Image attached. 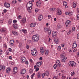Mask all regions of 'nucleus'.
<instances>
[{
	"mask_svg": "<svg viewBox=\"0 0 79 79\" xmlns=\"http://www.w3.org/2000/svg\"><path fill=\"white\" fill-rule=\"evenodd\" d=\"M40 51L42 55H44V54L46 56L48 55V53H49V51L48 50H45V48L43 47L40 48Z\"/></svg>",
	"mask_w": 79,
	"mask_h": 79,
	"instance_id": "1",
	"label": "nucleus"
},
{
	"mask_svg": "<svg viewBox=\"0 0 79 79\" xmlns=\"http://www.w3.org/2000/svg\"><path fill=\"white\" fill-rule=\"evenodd\" d=\"M39 39V35H34L32 37V39L34 42H38Z\"/></svg>",
	"mask_w": 79,
	"mask_h": 79,
	"instance_id": "2",
	"label": "nucleus"
},
{
	"mask_svg": "<svg viewBox=\"0 0 79 79\" xmlns=\"http://www.w3.org/2000/svg\"><path fill=\"white\" fill-rule=\"evenodd\" d=\"M32 4H30L29 3H27V10L29 12L31 13V10H32Z\"/></svg>",
	"mask_w": 79,
	"mask_h": 79,
	"instance_id": "3",
	"label": "nucleus"
},
{
	"mask_svg": "<svg viewBox=\"0 0 79 79\" xmlns=\"http://www.w3.org/2000/svg\"><path fill=\"white\" fill-rule=\"evenodd\" d=\"M69 65L70 66H72V67H73V66L76 67V64L74 61H70L69 63Z\"/></svg>",
	"mask_w": 79,
	"mask_h": 79,
	"instance_id": "4",
	"label": "nucleus"
},
{
	"mask_svg": "<svg viewBox=\"0 0 79 79\" xmlns=\"http://www.w3.org/2000/svg\"><path fill=\"white\" fill-rule=\"evenodd\" d=\"M0 32H3V33H6L7 32V29L6 28H1L0 30Z\"/></svg>",
	"mask_w": 79,
	"mask_h": 79,
	"instance_id": "5",
	"label": "nucleus"
},
{
	"mask_svg": "<svg viewBox=\"0 0 79 79\" xmlns=\"http://www.w3.org/2000/svg\"><path fill=\"white\" fill-rule=\"evenodd\" d=\"M37 49H34L33 50L31 51V53L32 55H35V54L37 53Z\"/></svg>",
	"mask_w": 79,
	"mask_h": 79,
	"instance_id": "6",
	"label": "nucleus"
},
{
	"mask_svg": "<svg viewBox=\"0 0 79 79\" xmlns=\"http://www.w3.org/2000/svg\"><path fill=\"white\" fill-rule=\"evenodd\" d=\"M71 24V22L70 20H67V22L65 23V24L66 26V27H68L69 26V25Z\"/></svg>",
	"mask_w": 79,
	"mask_h": 79,
	"instance_id": "7",
	"label": "nucleus"
},
{
	"mask_svg": "<svg viewBox=\"0 0 79 79\" xmlns=\"http://www.w3.org/2000/svg\"><path fill=\"white\" fill-rule=\"evenodd\" d=\"M56 14L57 15H61L62 14V12L60 9H57V10Z\"/></svg>",
	"mask_w": 79,
	"mask_h": 79,
	"instance_id": "8",
	"label": "nucleus"
},
{
	"mask_svg": "<svg viewBox=\"0 0 79 79\" xmlns=\"http://www.w3.org/2000/svg\"><path fill=\"white\" fill-rule=\"evenodd\" d=\"M56 64L57 65L58 68L61 67V63L59 60H57L56 61Z\"/></svg>",
	"mask_w": 79,
	"mask_h": 79,
	"instance_id": "9",
	"label": "nucleus"
},
{
	"mask_svg": "<svg viewBox=\"0 0 79 79\" xmlns=\"http://www.w3.org/2000/svg\"><path fill=\"white\" fill-rule=\"evenodd\" d=\"M42 62L41 61H39V62H38L36 63V66H37V67H40L41 65H42Z\"/></svg>",
	"mask_w": 79,
	"mask_h": 79,
	"instance_id": "10",
	"label": "nucleus"
},
{
	"mask_svg": "<svg viewBox=\"0 0 79 79\" xmlns=\"http://www.w3.org/2000/svg\"><path fill=\"white\" fill-rule=\"evenodd\" d=\"M52 35L53 37H55L57 35V33L55 31H53L52 32Z\"/></svg>",
	"mask_w": 79,
	"mask_h": 79,
	"instance_id": "11",
	"label": "nucleus"
},
{
	"mask_svg": "<svg viewBox=\"0 0 79 79\" xmlns=\"http://www.w3.org/2000/svg\"><path fill=\"white\" fill-rule=\"evenodd\" d=\"M36 5L37 7H40L41 5V2L40 0H38L36 2Z\"/></svg>",
	"mask_w": 79,
	"mask_h": 79,
	"instance_id": "12",
	"label": "nucleus"
},
{
	"mask_svg": "<svg viewBox=\"0 0 79 79\" xmlns=\"http://www.w3.org/2000/svg\"><path fill=\"white\" fill-rule=\"evenodd\" d=\"M26 69H22L20 72V74H24L25 73H26Z\"/></svg>",
	"mask_w": 79,
	"mask_h": 79,
	"instance_id": "13",
	"label": "nucleus"
},
{
	"mask_svg": "<svg viewBox=\"0 0 79 79\" xmlns=\"http://www.w3.org/2000/svg\"><path fill=\"white\" fill-rule=\"evenodd\" d=\"M13 27L15 29H17L18 28V25L17 24L14 23L13 25Z\"/></svg>",
	"mask_w": 79,
	"mask_h": 79,
	"instance_id": "14",
	"label": "nucleus"
},
{
	"mask_svg": "<svg viewBox=\"0 0 79 79\" xmlns=\"http://www.w3.org/2000/svg\"><path fill=\"white\" fill-rule=\"evenodd\" d=\"M66 15H68L69 16H71L73 15V13L72 12H67L65 13Z\"/></svg>",
	"mask_w": 79,
	"mask_h": 79,
	"instance_id": "15",
	"label": "nucleus"
},
{
	"mask_svg": "<svg viewBox=\"0 0 79 79\" xmlns=\"http://www.w3.org/2000/svg\"><path fill=\"white\" fill-rule=\"evenodd\" d=\"M4 5L6 8H9L10 7V4L7 3H5L4 4Z\"/></svg>",
	"mask_w": 79,
	"mask_h": 79,
	"instance_id": "16",
	"label": "nucleus"
},
{
	"mask_svg": "<svg viewBox=\"0 0 79 79\" xmlns=\"http://www.w3.org/2000/svg\"><path fill=\"white\" fill-rule=\"evenodd\" d=\"M31 27H35L36 26V24L35 23H32L30 25Z\"/></svg>",
	"mask_w": 79,
	"mask_h": 79,
	"instance_id": "17",
	"label": "nucleus"
},
{
	"mask_svg": "<svg viewBox=\"0 0 79 79\" xmlns=\"http://www.w3.org/2000/svg\"><path fill=\"white\" fill-rule=\"evenodd\" d=\"M21 60H22V61H21L22 63H24V62H25V61H26V58L24 57H22L21 58Z\"/></svg>",
	"mask_w": 79,
	"mask_h": 79,
	"instance_id": "18",
	"label": "nucleus"
},
{
	"mask_svg": "<svg viewBox=\"0 0 79 79\" xmlns=\"http://www.w3.org/2000/svg\"><path fill=\"white\" fill-rule=\"evenodd\" d=\"M76 47H77V44H76V42H74L73 44L72 48L74 49V48H76Z\"/></svg>",
	"mask_w": 79,
	"mask_h": 79,
	"instance_id": "19",
	"label": "nucleus"
},
{
	"mask_svg": "<svg viewBox=\"0 0 79 79\" xmlns=\"http://www.w3.org/2000/svg\"><path fill=\"white\" fill-rule=\"evenodd\" d=\"M13 72L15 73H16L18 72V68L17 67H14L13 68Z\"/></svg>",
	"mask_w": 79,
	"mask_h": 79,
	"instance_id": "20",
	"label": "nucleus"
},
{
	"mask_svg": "<svg viewBox=\"0 0 79 79\" xmlns=\"http://www.w3.org/2000/svg\"><path fill=\"white\" fill-rule=\"evenodd\" d=\"M37 77L38 78H41L42 77V74L40 72H38L37 74Z\"/></svg>",
	"mask_w": 79,
	"mask_h": 79,
	"instance_id": "21",
	"label": "nucleus"
},
{
	"mask_svg": "<svg viewBox=\"0 0 79 79\" xmlns=\"http://www.w3.org/2000/svg\"><path fill=\"white\" fill-rule=\"evenodd\" d=\"M43 17L42 15H40L38 17V20L39 21H41L42 19V18Z\"/></svg>",
	"mask_w": 79,
	"mask_h": 79,
	"instance_id": "22",
	"label": "nucleus"
},
{
	"mask_svg": "<svg viewBox=\"0 0 79 79\" xmlns=\"http://www.w3.org/2000/svg\"><path fill=\"white\" fill-rule=\"evenodd\" d=\"M54 41L56 44H58L59 43V39L58 38H55L54 39Z\"/></svg>",
	"mask_w": 79,
	"mask_h": 79,
	"instance_id": "23",
	"label": "nucleus"
},
{
	"mask_svg": "<svg viewBox=\"0 0 79 79\" xmlns=\"http://www.w3.org/2000/svg\"><path fill=\"white\" fill-rule=\"evenodd\" d=\"M49 30V29H48V28L47 27H46L44 29V31L45 32H48Z\"/></svg>",
	"mask_w": 79,
	"mask_h": 79,
	"instance_id": "24",
	"label": "nucleus"
},
{
	"mask_svg": "<svg viewBox=\"0 0 79 79\" xmlns=\"http://www.w3.org/2000/svg\"><path fill=\"white\" fill-rule=\"evenodd\" d=\"M14 40H10V43L11 46H13V44H14Z\"/></svg>",
	"mask_w": 79,
	"mask_h": 79,
	"instance_id": "25",
	"label": "nucleus"
},
{
	"mask_svg": "<svg viewBox=\"0 0 79 79\" xmlns=\"http://www.w3.org/2000/svg\"><path fill=\"white\" fill-rule=\"evenodd\" d=\"M5 69V66H0V71L2 69Z\"/></svg>",
	"mask_w": 79,
	"mask_h": 79,
	"instance_id": "26",
	"label": "nucleus"
},
{
	"mask_svg": "<svg viewBox=\"0 0 79 79\" xmlns=\"http://www.w3.org/2000/svg\"><path fill=\"white\" fill-rule=\"evenodd\" d=\"M11 71V68L9 67L7 68L6 69V73H8L10 71Z\"/></svg>",
	"mask_w": 79,
	"mask_h": 79,
	"instance_id": "27",
	"label": "nucleus"
},
{
	"mask_svg": "<svg viewBox=\"0 0 79 79\" xmlns=\"http://www.w3.org/2000/svg\"><path fill=\"white\" fill-rule=\"evenodd\" d=\"M60 57L61 58H64L66 57H65V55L64 54H62L60 55Z\"/></svg>",
	"mask_w": 79,
	"mask_h": 79,
	"instance_id": "28",
	"label": "nucleus"
},
{
	"mask_svg": "<svg viewBox=\"0 0 79 79\" xmlns=\"http://www.w3.org/2000/svg\"><path fill=\"white\" fill-rule=\"evenodd\" d=\"M36 67H37V66H36V65L34 66V68L35 69H36L35 71H36V72H37V71H39V68Z\"/></svg>",
	"mask_w": 79,
	"mask_h": 79,
	"instance_id": "29",
	"label": "nucleus"
},
{
	"mask_svg": "<svg viewBox=\"0 0 79 79\" xmlns=\"http://www.w3.org/2000/svg\"><path fill=\"white\" fill-rule=\"evenodd\" d=\"M76 2H73V8H75L76 7Z\"/></svg>",
	"mask_w": 79,
	"mask_h": 79,
	"instance_id": "30",
	"label": "nucleus"
},
{
	"mask_svg": "<svg viewBox=\"0 0 79 79\" xmlns=\"http://www.w3.org/2000/svg\"><path fill=\"white\" fill-rule=\"evenodd\" d=\"M66 59H67V58L66 57L63 58L62 60V62H64V63H65V62H66Z\"/></svg>",
	"mask_w": 79,
	"mask_h": 79,
	"instance_id": "31",
	"label": "nucleus"
},
{
	"mask_svg": "<svg viewBox=\"0 0 79 79\" xmlns=\"http://www.w3.org/2000/svg\"><path fill=\"white\" fill-rule=\"evenodd\" d=\"M12 3L13 4V5H14V4H16V3H17V1L16 0H14L12 2Z\"/></svg>",
	"mask_w": 79,
	"mask_h": 79,
	"instance_id": "32",
	"label": "nucleus"
},
{
	"mask_svg": "<svg viewBox=\"0 0 79 79\" xmlns=\"http://www.w3.org/2000/svg\"><path fill=\"white\" fill-rule=\"evenodd\" d=\"M44 74H45V75L47 76L48 75H49V72H48V71H45Z\"/></svg>",
	"mask_w": 79,
	"mask_h": 79,
	"instance_id": "33",
	"label": "nucleus"
},
{
	"mask_svg": "<svg viewBox=\"0 0 79 79\" xmlns=\"http://www.w3.org/2000/svg\"><path fill=\"white\" fill-rule=\"evenodd\" d=\"M29 72L30 74H32L33 73V69H30L29 70Z\"/></svg>",
	"mask_w": 79,
	"mask_h": 79,
	"instance_id": "34",
	"label": "nucleus"
},
{
	"mask_svg": "<svg viewBox=\"0 0 79 79\" xmlns=\"http://www.w3.org/2000/svg\"><path fill=\"white\" fill-rule=\"evenodd\" d=\"M26 21V18H23L22 20V22L23 23H25Z\"/></svg>",
	"mask_w": 79,
	"mask_h": 79,
	"instance_id": "35",
	"label": "nucleus"
},
{
	"mask_svg": "<svg viewBox=\"0 0 79 79\" xmlns=\"http://www.w3.org/2000/svg\"><path fill=\"white\" fill-rule=\"evenodd\" d=\"M22 31L24 34H26V33H27V30H25V29H23L22 30Z\"/></svg>",
	"mask_w": 79,
	"mask_h": 79,
	"instance_id": "36",
	"label": "nucleus"
},
{
	"mask_svg": "<svg viewBox=\"0 0 79 79\" xmlns=\"http://www.w3.org/2000/svg\"><path fill=\"white\" fill-rule=\"evenodd\" d=\"M67 2L66 1H63V6H67Z\"/></svg>",
	"mask_w": 79,
	"mask_h": 79,
	"instance_id": "37",
	"label": "nucleus"
},
{
	"mask_svg": "<svg viewBox=\"0 0 79 79\" xmlns=\"http://www.w3.org/2000/svg\"><path fill=\"white\" fill-rule=\"evenodd\" d=\"M61 46H59L57 48V50H59V51H60V50H61Z\"/></svg>",
	"mask_w": 79,
	"mask_h": 79,
	"instance_id": "38",
	"label": "nucleus"
},
{
	"mask_svg": "<svg viewBox=\"0 0 79 79\" xmlns=\"http://www.w3.org/2000/svg\"><path fill=\"white\" fill-rule=\"evenodd\" d=\"M53 79H60L58 76H54L53 77Z\"/></svg>",
	"mask_w": 79,
	"mask_h": 79,
	"instance_id": "39",
	"label": "nucleus"
},
{
	"mask_svg": "<svg viewBox=\"0 0 79 79\" xmlns=\"http://www.w3.org/2000/svg\"><path fill=\"white\" fill-rule=\"evenodd\" d=\"M12 33L14 34V35H18V33L16 31H13Z\"/></svg>",
	"mask_w": 79,
	"mask_h": 79,
	"instance_id": "40",
	"label": "nucleus"
},
{
	"mask_svg": "<svg viewBox=\"0 0 79 79\" xmlns=\"http://www.w3.org/2000/svg\"><path fill=\"white\" fill-rule=\"evenodd\" d=\"M35 73H33L31 76V79L33 78V77H34V75H35Z\"/></svg>",
	"mask_w": 79,
	"mask_h": 79,
	"instance_id": "41",
	"label": "nucleus"
},
{
	"mask_svg": "<svg viewBox=\"0 0 79 79\" xmlns=\"http://www.w3.org/2000/svg\"><path fill=\"white\" fill-rule=\"evenodd\" d=\"M57 27L58 29H60V28H61V26L58 24V25H57Z\"/></svg>",
	"mask_w": 79,
	"mask_h": 79,
	"instance_id": "42",
	"label": "nucleus"
},
{
	"mask_svg": "<svg viewBox=\"0 0 79 79\" xmlns=\"http://www.w3.org/2000/svg\"><path fill=\"white\" fill-rule=\"evenodd\" d=\"M71 76H72L75 74V72H72L71 73Z\"/></svg>",
	"mask_w": 79,
	"mask_h": 79,
	"instance_id": "43",
	"label": "nucleus"
},
{
	"mask_svg": "<svg viewBox=\"0 0 79 79\" xmlns=\"http://www.w3.org/2000/svg\"><path fill=\"white\" fill-rule=\"evenodd\" d=\"M34 0H32V1H30L29 3H30V4H32V2H34Z\"/></svg>",
	"mask_w": 79,
	"mask_h": 79,
	"instance_id": "44",
	"label": "nucleus"
},
{
	"mask_svg": "<svg viewBox=\"0 0 79 79\" xmlns=\"http://www.w3.org/2000/svg\"><path fill=\"white\" fill-rule=\"evenodd\" d=\"M12 23V19H10L8 22V23L9 24H11Z\"/></svg>",
	"mask_w": 79,
	"mask_h": 79,
	"instance_id": "45",
	"label": "nucleus"
},
{
	"mask_svg": "<svg viewBox=\"0 0 79 79\" xmlns=\"http://www.w3.org/2000/svg\"><path fill=\"white\" fill-rule=\"evenodd\" d=\"M5 53L6 55H8L10 54V53L9 52V51H6Z\"/></svg>",
	"mask_w": 79,
	"mask_h": 79,
	"instance_id": "46",
	"label": "nucleus"
},
{
	"mask_svg": "<svg viewBox=\"0 0 79 79\" xmlns=\"http://www.w3.org/2000/svg\"><path fill=\"white\" fill-rule=\"evenodd\" d=\"M3 53V50L2 49H0V55H2V53Z\"/></svg>",
	"mask_w": 79,
	"mask_h": 79,
	"instance_id": "47",
	"label": "nucleus"
},
{
	"mask_svg": "<svg viewBox=\"0 0 79 79\" xmlns=\"http://www.w3.org/2000/svg\"><path fill=\"white\" fill-rule=\"evenodd\" d=\"M3 47H5L6 48L7 47V46L6 45V43H4L3 44Z\"/></svg>",
	"mask_w": 79,
	"mask_h": 79,
	"instance_id": "48",
	"label": "nucleus"
},
{
	"mask_svg": "<svg viewBox=\"0 0 79 79\" xmlns=\"http://www.w3.org/2000/svg\"><path fill=\"white\" fill-rule=\"evenodd\" d=\"M53 67L54 69H56V67H58V66H57V65L55 64L54 65Z\"/></svg>",
	"mask_w": 79,
	"mask_h": 79,
	"instance_id": "49",
	"label": "nucleus"
},
{
	"mask_svg": "<svg viewBox=\"0 0 79 79\" xmlns=\"http://www.w3.org/2000/svg\"><path fill=\"white\" fill-rule=\"evenodd\" d=\"M45 73H43L42 74V78H44V76H45Z\"/></svg>",
	"mask_w": 79,
	"mask_h": 79,
	"instance_id": "50",
	"label": "nucleus"
},
{
	"mask_svg": "<svg viewBox=\"0 0 79 79\" xmlns=\"http://www.w3.org/2000/svg\"><path fill=\"white\" fill-rule=\"evenodd\" d=\"M35 11L36 13H37V12H38V11H39V9L37 8H36L35 9Z\"/></svg>",
	"mask_w": 79,
	"mask_h": 79,
	"instance_id": "51",
	"label": "nucleus"
},
{
	"mask_svg": "<svg viewBox=\"0 0 79 79\" xmlns=\"http://www.w3.org/2000/svg\"><path fill=\"white\" fill-rule=\"evenodd\" d=\"M62 79H64L65 78H66V76H64V75H62L61 77Z\"/></svg>",
	"mask_w": 79,
	"mask_h": 79,
	"instance_id": "52",
	"label": "nucleus"
},
{
	"mask_svg": "<svg viewBox=\"0 0 79 79\" xmlns=\"http://www.w3.org/2000/svg\"><path fill=\"white\" fill-rule=\"evenodd\" d=\"M3 21H4V20H0V24H1V23H3Z\"/></svg>",
	"mask_w": 79,
	"mask_h": 79,
	"instance_id": "53",
	"label": "nucleus"
},
{
	"mask_svg": "<svg viewBox=\"0 0 79 79\" xmlns=\"http://www.w3.org/2000/svg\"><path fill=\"white\" fill-rule=\"evenodd\" d=\"M47 32H48L49 34H50V33H51V30H50V29H49L48 31Z\"/></svg>",
	"mask_w": 79,
	"mask_h": 79,
	"instance_id": "54",
	"label": "nucleus"
},
{
	"mask_svg": "<svg viewBox=\"0 0 79 79\" xmlns=\"http://www.w3.org/2000/svg\"><path fill=\"white\" fill-rule=\"evenodd\" d=\"M8 50H9V52H12V51L11 48H9Z\"/></svg>",
	"mask_w": 79,
	"mask_h": 79,
	"instance_id": "55",
	"label": "nucleus"
},
{
	"mask_svg": "<svg viewBox=\"0 0 79 79\" xmlns=\"http://www.w3.org/2000/svg\"><path fill=\"white\" fill-rule=\"evenodd\" d=\"M25 64L27 65L29 64V62L27 61H26L25 62Z\"/></svg>",
	"mask_w": 79,
	"mask_h": 79,
	"instance_id": "56",
	"label": "nucleus"
},
{
	"mask_svg": "<svg viewBox=\"0 0 79 79\" xmlns=\"http://www.w3.org/2000/svg\"><path fill=\"white\" fill-rule=\"evenodd\" d=\"M61 45L62 47H64V44H61Z\"/></svg>",
	"mask_w": 79,
	"mask_h": 79,
	"instance_id": "57",
	"label": "nucleus"
},
{
	"mask_svg": "<svg viewBox=\"0 0 79 79\" xmlns=\"http://www.w3.org/2000/svg\"><path fill=\"white\" fill-rule=\"evenodd\" d=\"M77 19H79V15L78 14L77 15Z\"/></svg>",
	"mask_w": 79,
	"mask_h": 79,
	"instance_id": "58",
	"label": "nucleus"
},
{
	"mask_svg": "<svg viewBox=\"0 0 79 79\" xmlns=\"http://www.w3.org/2000/svg\"><path fill=\"white\" fill-rule=\"evenodd\" d=\"M72 30L73 31H75V27H73Z\"/></svg>",
	"mask_w": 79,
	"mask_h": 79,
	"instance_id": "59",
	"label": "nucleus"
},
{
	"mask_svg": "<svg viewBox=\"0 0 79 79\" xmlns=\"http://www.w3.org/2000/svg\"><path fill=\"white\" fill-rule=\"evenodd\" d=\"M77 39H79V33H78L77 35Z\"/></svg>",
	"mask_w": 79,
	"mask_h": 79,
	"instance_id": "60",
	"label": "nucleus"
},
{
	"mask_svg": "<svg viewBox=\"0 0 79 79\" xmlns=\"http://www.w3.org/2000/svg\"><path fill=\"white\" fill-rule=\"evenodd\" d=\"M3 11L4 13H6V12H7V10H6V9H4L3 10Z\"/></svg>",
	"mask_w": 79,
	"mask_h": 79,
	"instance_id": "61",
	"label": "nucleus"
},
{
	"mask_svg": "<svg viewBox=\"0 0 79 79\" xmlns=\"http://www.w3.org/2000/svg\"><path fill=\"white\" fill-rule=\"evenodd\" d=\"M26 48L27 49H28L29 48V45H26Z\"/></svg>",
	"mask_w": 79,
	"mask_h": 79,
	"instance_id": "62",
	"label": "nucleus"
},
{
	"mask_svg": "<svg viewBox=\"0 0 79 79\" xmlns=\"http://www.w3.org/2000/svg\"><path fill=\"white\" fill-rule=\"evenodd\" d=\"M52 18V16H51V15H49L48 16V19H50V18Z\"/></svg>",
	"mask_w": 79,
	"mask_h": 79,
	"instance_id": "63",
	"label": "nucleus"
},
{
	"mask_svg": "<svg viewBox=\"0 0 79 79\" xmlns=\"http://www.w3.org/2000/svg\"><path fill=\"white\" fill-rule=\"evenodd\" d=\"M66 79H72V78L70 77H68Z\"/></svg>",
	"mask_w": 79,
	"mask_h": 79,
	"instance_id": "64",
	"label": "nucleus"
}]
</instances>
